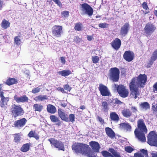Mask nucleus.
Here are the masks:
<instances>
[{
	"mask_svg": "<svg viewBox=\"0 0 157 157\" xmlns=\"http://www.w3.org/2000/svg\"><path fill=\"white\" fill-rule=\"evenodd\" d=\"M147 77L145 74H140L138 77L133 78L129 84L131 97L136 99L139 95L138 88L143 87L147 81Z\"/></svg>",
	"mask_w": 157,
	"mask_h": 157,
	"instance_id": "nucleus-1",
	"label": "nucleus"
},
{
	"mask_svg": "<svg viewBox=\"0 0 157 157\" xmlns=\"http://www.w3.org/2000/svg\"><path fill=\"white\" fill-rule=\"evenodd\" d=\"M147 131L143 121L142 120H139L138 121V128H136L134 131L135 135L139 140L142 142L145 141L144 134L147 133Z\"/></svg>",
	"mask_w": 157,
	"mask_h": 157,
	"instance_id": "nucleus-2",
	"label": "nucleus"
},
{
	"mask_svg": "<svg viewBox=\"0 0 157 157\" xmlns=\"http://www.w3.org/2000/svg\"><path fill=\"white\" fill-rule=\"evenodd\" d=\"M156 27L154 25L151 23L147 24L144 28V33L146 36H150L156 29Z\"/></svg>",
	"mask_w": 157,
	"mask_h": 157,
	"instance_id": "nucleus-3",
	"label": "nucleus"
},
{
	"mask_svg": "<svg viewBox=\"0 0 157 157\" xmlns=\"http://www.w3.org/2000/svg\"><path fill=\"white\" fill-rule=\"evenodd\" d=\"M147 143L150 145L157 147V135L155 131H151L147 137Z\"/></svg>",
	"mask_w": 157,
	"mask_h": 157,
	"instance_id": "nucleus-4",
	"label": "nucleus"
},
{
	"mask_svg": "<svg viewBox=\"0 0 157 157\" xmlns=\"http://www.w3.org/2000/svg\"><path fill=\"white\" fill-rule=\"evenodd\" d=\"M48 140L50 141L52 147L56 148L59 150L64 151V144L62 142L53 138L49 139Z\"/></svg>",
	"mask_w": 157,
	"mask_h": 157,
	"instance_id": "nucleus-5",
	"label": "nucleus"
},
{
	"mask_svg": "<svg viewBox=\"0 0 157 157\" xmlns=\"http://www.w3.org/2000/svg\"><path fill=\"white\" fill-rule=\"evenodd\" d=\"M80 9L83 13L86 14L90 16L93 13V10L92 8L88 4L84 3L80 4Z\"/></svg>",
	"mask_w": 157,
	"mask_h": 157,
	"instance_id": "nucleus-6",
	"label": "nucleus"
},
{
	"mask_svg": "<svg viewBox=\"0 0 157 157\" xmlns=\"http://www.w3.org/2000/svg\"><path fill=\"white\" fill-rule=\"evenodd\" d=\"M82 148L81 154L88 157H91L93 152L88 145L82 143Z\"/></svg>",
	"mask_w": 157,
	"mask_h": 157,
	"instance_id": "nucleus-7",
	"label": "nucleus"
},
{
	"mask_svg": "<svg viewBox=\"0 0 157 157\" xmlns=\"http://www.w3.org/2000/svg\"><path fill=\"white\" fill-rule=\"evenodd\" d=\"M53 36L55 37H60L63 34V27L60 25H55L52 29Z\"/></svg>",
	"mask_w": 157,
	"mask_h": 157,
	"instance_id": "nucleus-8",
	"label": "nucleus"
},
{
	"mask_svg": "<svg viewBox=\"0 0 157 157\" xmlns=\"http://www.w3.org/2000/svg\"><path fill=\"white\" fill-rule=\"evenodd\" d=\"M117 87V92L121 97L125 98L128 96V90L124 85H119Z\"/></svg>",
	"mask_w": 157,
	"mask_h": 157,
	"instance_id": "nucleus-9",
	"label": "nucleus"
},
{
	"mask_svg": "<svg viewBox=\"0 0 157 157\" xmlns=\"http://www.w3.org/2000/svg\"><path fill=\"white\" fill-rule=\"evenodd\" d=\"M119 69H110L109 76L110 78L113 82H117L119 78Z\"/></svg>",
	"mask_w": 157,
	"mask_h": 157,
	"instance_id": "nucleus-10",
	"label": "nucleus"
},
{
	"mask_svg": "<svg viewBox=\"0 0 157 157\" xmlns=\"http://www.w3.org/2000/svg\"><path fill=\"white\" fill-rule=\"evenodd\" d=\"M4 92L1 91L0 90V96L1 98V100L0 101V106L3 108L6 109V108L7 103L9 100V98L8 97H5L4 96Z\"/></svg>",
	"mask_w": 157,
	"mask_h": 157,
	"instance_id": "nucleus-11",
	"label": "nucleus"
},
{
	"mask_svg": "<svg viewBox=\"0 0 157 157\" xmlns=\"http://www.w3.org/2000/svg\"><path fill=\"white\" fill-rule=\"evenodd\" d=\"M11 110L13 115L15 117L23 114V109L20 105H13Z\"/></svg>",
	"mask_w": 157,
	"mask_h": 157,
	"instance_id": "nucleus-12",
	"label": "nucleus"
},
{
	"mask_svg": "<svg viewBox=\"0 0 157 157\" xmlns=\"http://www.w3.org/2000/svg\"><path fill=\"white\" fill-rule=\"evenodd\" d=\"M134 57V53L133 52L130 51H125L123 55L124 59L128 62L132 61Z\"/></svg>",
	"mask_w": 157,
	"mask_h": 157,
	"instance_id": "nucleus-13",
	"label": "nucleus"
},
{
	"mask_svg": "<svg viewBox=\"0 0 157 157\" xmlns=\"http://www.w3.org/2000/svg\"><path fill=\"white\" fill-rule=\"evenodd\" d=\"M99 89L101 94L103 96H109L111 94L107 88L102 84L100 85Z\"/></svg>",
	"mask_w": 157,
	"mask_h": 157,
	"instance_id": "nucleus-14",
	"label": "nucleus"
},
{
	"mask_svg": "<svg viewBox=\"0 0 157 157\" xmlns=\"http://www.w3.org/2000/svg\"><path fill=\"white\" fill-rule=\"evenodd\" d=\"M89 145L95 152H98L100 147L99 143L95 141H91L89 143Z\"/></svg>",
	"mask_w": 157,
	"mask_h": 157,
	"instance_id": "nucleus-15",
	"label": "nucleus"
},
{
	"mask_svg": "<svg viewBox=\"0 0 157 157\" xmlns=\"http://www.w3.org/2000/svg\"><path fill=\"white\" fill-rule=\"evenodd\" d=\"M27 121V120L25 118H23L15 121L14 125L15 127H17V128H20L25 125Z\"/></svg>",
	"mask_w": 157,
	"mask_h": 157,
	"instance_id": "nucleus-16",
	"label": "nucleus"
},
{
	"mask_svg": "<svg viewBox=\"0 0 157 157\" xmlns=\"http://www.w3.org/2000/svg\"><path fill=\"white\" fill-rule=\"evenodd\" d=\"M111 44L114 49L118 50L120 47L121 42L119 39L116 38L111 43Z\"/></svg>",
	"mask_w": 157,
	"mask_h": 157,
	"instance_id": "nucleus-17",
	"label": "nucleus"
},
{
	"mask_svg": "<svg viewBox=\"0 0 157 157\" xmlns=\"http://www.w3.org/2000/svg\"><path fill=\"white\" fill-rule=\"evenodd\" d=\"M14 99L17 103L24 102L27 101L28 100V98L25 95H24L20 97L15 95L14 96Z\"/></svg>",
	"mask_w": 157,
	"mask_h": 157,
	"instance_id": "nucleus-18",
	"label": "nucleus"
},
{
	"mask_svg": "<svg viewBox=\"0 0 157 157\" xmlns=\"http://www.w3.org/2000/svg\"><path fill=\"white\" fill-rule=\"evenodd\" d=\"M129 28V25L128 23H126L121 27L120 31V34L125 36L128 33Z\"/></svg>",
	"mask_w": 157,
	"mask_h": 157,
	"instance_id": "nucleus-19",
	"label": "nucleus"
},
{
	"mask_svg": "<svg viewBox=\"0 0 157 157\" xmlns=\"http://www.w3.org/2000/svg\"><path fill=\"white\" fill-rule=\"evenodd\" d=\"M58 113L59 117L62 120L67 122L69 121L67 114H66L63 110L61 109H58Z\"/></svg>",
	"mask_w": 157,
	"mask_h": 157,
	"instance_id": "nucleus-20",
	"label": "nucleus"
},
{
	"mask_svg": "<svg viewBox=\"0 0 157 157\" xmlns=\"http://www.w3.org/2000/svg\"><path fill=\"white\" fill-rule=\"evenodd\" d=\"M72 148L73 150L75 151L76 153H81L82 150V143H77L73 145Z\"/></svg>",
	"mask_w": 157,
	"mask_h": 157,
	"instance_id": "nucleus-21",
	"label": "nucleus"
},
{
	"mask_svg": "<svg viewBox=\"0 0 157 157\" xmlns=\"http://www.w3.org/2000/svg\"><path fill=\"white\" fill-rule=\"evenodd\" d=\"M147 151L144 149H141L140 151L134 154V157H144L147 155Z\"/></svg>",
	"mask_w": 157,
	"mask_h": 157,
	"instance_id": "nucleus-22",
	"label": "nucleus"
},
{
	"mask_svg": "<svg viewBox=\"0 0 157 157\" xmlns=\"http://www.w3.org/2000/svg\"><path fill=\"white\" fill-rule=\"evenodd\" d=\"M120 127L121 129L125 130L127 131L130 132L131 131V126L128 123H122L120 124Z\"/></svg>",
	"mask_w": 157,
	"mask_h": 157,
	"instance_id": "nucleus-23",
	"label": "nucleus"
},
{
	"mask_svg": "<svg viewBox=\"0 0 157 157\" xmlns=\"http://www.w3.org/2000/svg\"><path fill=\"white\" fill-rule=\"evenodd\" d=\"M105 131L106 134L109 137L113 138L115 137V133L110 128L106 127L105 128Z\"/></svg>",
	"mask_w": 157,
	"mask_h": 157,
	"instance_id": "nucleus-24",
	"label": "nucleus"
},
{
	"mask_svg": "<svg viewBox=\"0 0 157 157\" xmlns=\"http://www.w3.org/2000/svg\"><path fill=\"white\" fill-rule=\"evenodd\" d=\"M17 83L16 79L13 78H9L6 80V83L8 85L10 86Z\"/></svg>",
	"mask_w": 157,
	"mask_h": 157,
	"instance_id": "nucleus-25",
	"label": "nucleus"
},
{
	"mask_svg": "<svg viewBox=\"0 0 157 157\" xmlns=\"http://www.w3.org/2000/svg\"><path fill=\"white\" fill-rule=\"evenodd\" d=\"M48 99V96L46 95H40L35 97L34 100L36 101H43Z\"/></svg>",
	"mask_w": 157,
	"mask_h": 157,
	"instance_id": "nucleus-26",
	"label": "nucleus"
},
{
	"mask_svg": "<svg viewBox=\"0 0 157 157\" xmlns=\"http://www.w3.org/2000/svg\"><path fill=\"white\" fill-rule=\"evenodd\" d=\"M110 116L111 119L114 121H117L119 120L118 115L115 112L111 113Z\"/></svg>",
	"mask_w": 157,
	"mask_h": 157,
	"instance_id": "nucleus-27",
	"label": "nucleus"
},
{
	"mask_svg": "<svg viewBox=\"0 0 157 157\" xmlns=\"http://www.w3.org/2000/svg\"><path fill=\"white\" fill-rule=\"evenodd\" d=\"M10 22L5 19H3L1 23V26L2 28L6 29L10 26Z\"/></svg>",
	"mask_w": 157,
	"mask_h": 157,
	"instance_id": "nucleus-28",
	"label": "nucleus"
},
{
	"mask_svg": "<svg viewBox=\"0 0 157 157\" xmlns=\"http://www.w3.org/2000/svg\"><path fill=\"white\" fill-rule=\"evenodd\" d=\"M47 110L48 112L54 113L56 111L55 107L52 105L49 104L47 105Z\"/></svg>",
	"mask_w": 157,
	"mask_h": 157,
	"instance_id": "nucleus-29",
	"label": "nucleus"
},
{
	"mask_svg": "<svg viewBox=\"0 0 157 157\" xmlns=\"http://www.w3.org/2000/svg\"><path fill=\"white\" fill-rule=\"evenodd\" d=\"M28 136L30 137H34L36 140L39 139L38 135L36 133L35 131H31L28 134Z\"/></svg>",
	"mask_w": 157,
	"mask_h": 157,
	"instance_id": "nucleus-30",
	"label": "nucleus"
},
{
	"mask_svg": "<svg viewBox=\"0 0 157 157\" xmlns=\"http://www.w3.org/2000/svg\"><path fill=\"white\" fill-rule=\"evenodd\" d=\"M71 72L68 70H64L61 71H59V73L63 76H66L71 74Z\"/></svg>",
	"mask_w": 157,
	"mask_h": 157,
	"instance_id": "nucleus-31",
	"label": "nucleus"
},
{
	"mask_svg": "<svg viewBox=\"0 0 157 157\" xmlns=\"http://www.w3.org/2000/svg\"><path fill=\"white\" fill-rule=\"evenodd\" d=\"M101 109L105 112H107L109 110L108 103L106 101L103 102L101 104Z\"/></svg>",
	"mask_w": 157,
	"mask_h": 157,
	"instance_id": "nucleus-32",
	"label": "nucleus"
},
{
	"mask_svg": "<svg viewBox=\"0 0 157 157\" xmlns=\"http://www.w3.org/2000/svg\"><path fill=\"white\" fill-rule=\"evenodd\" d=\"M123 115L125 117H128L131 115V113L128 109H124L123 110L122 112Z\"/></svg>",
	"mask_w": 157,
	"mask_h": 157,
	"instance_id": "nucleus-33",
	"label": "nucleus"
},
{
	"mask_svg": "<svg viewBox=\"0 0 157 157\" xmlns=\"http://www.w3.org/2000/svg\"><path fill=\"white\" fill-rule=\"evenodd\" d=\"M14 40V43L17 45L20 44L21 43V36L20 35L15 36Z\"/></svg>",
	"mask_w": 157,
	"mask_h": 157,
	"instance_id": "nucleus-34",
	"label": "nucleus"
},
{
	"mask_svg": "<svg viewBox=\"0 0 157 157\" xmlns=\"http://www.w3.org/2000/svg\"><path fill=\"white\" fill-rule=\"evenodd\" d=\"M33 107L35 111L40 112L43 109V106L40 104H36L34 105Z\"/></svg>",
	"mask_w": 157,
	"mask_h": 157,
	"instance_id": "nucleus-35",
	"label": "nucleus"
},
{
	"mask_svg": "<svg viewBox=\"0 0 157 157\" xmlns=\"http://www.w3.org/2000/svg\"><path fill=\"white\" fill-rule=\"evenodd\" d=\"M140 107L142 109L146 110L149 108V105L147 102H144L141 104Z\"/></svg>",
	"mask_w": 157,
	"mask_h": 157,
	"instance_id": "nucleus-36",
	"label": "nucleus"
},
{
	"mask_svg": "<svg viewBox=\"0 0 157 157\" xmlns=\"http://www.w3.org/2000/svg\"><path fill=\"white\" fill-rule=\"evenodd\" d=\"M29 145L28 144H25L21 148V151L23 152H26L29 149Z\"/></svg>",
	"mask_w": 157,
	"mask_h": 157,
	"instance_id": "nucleus-37",
	"label": "nucleus"
},
{
	"mask_svg": "<svg viewBox=\"0 0 157 157\" xmlns=\"http://www.w3.org/2000/svg\"><path fill=\"white\" fill-rule=\"evenodd\" d=\"M101 154L104 157H113L111 153L107 151H102L101 152Z\"/></svg>",
	"mask_w": 157,
	"mask_h": 157,
	"instance_id": "nucleus-38",
	"label": "nucleus"
},
{
	"mask_svg": "<svg viewBox=\"0 0 157 157\" xmlns=\"http://www.w3.org/2000/svg\"><path fill=\"white\" fill-rule=\"evenodd\" d=\"M21 137L19 133L16 134L14 135V141L17 143H20L21 140Z\"/></svg>",
	"mask_w": 157,
	"mask_h": 157,
	"instance_id": "nucleus-39",
	"label": "nucleus"
},
{
	"mask_svg": "<svg viewBox=\"0 0 157 157\" xmlns=\"http://www.w3.org/2000/svg\"><path fill=\"white\" fill-rule=\"evenodd\" d=\"M50 119L52 122L55 123L59 121V119L57 117L54 115H51L50 116Z\"/></svg>",
	"mask_w": 157,
	"mask_h": 157,
	"instance_id": "nucleus-40",
	"label": "nucleus"
},
{
	"mask_svg": "<svg viewBox=\"0 0 157 157\" xmlns=\"http://www.w3.org/2000/svg\"><path fill=\"white\" fill-rule=\"evenodd\" d=\"M157 59V56L153 53L150 59V64L151 65L153 62Z\"/></svg>",
	"mask_w": 157,
	"mask_h": 157,
	"instance_id": "nucleus-41",
	"label": "nucleus"
},
{
	"mask_svg": "<svg viewBox=\"0 0 157 157\" xmlns=\"http://www.w3.org/2000/svg\"><path fill=\"white\" fill-rule=\"evenodd\" d=\"M82 27V24L80 23L76 24L75 27V30L77 31H80L81 30Z\"/></svg>",
	"mask_w": 157,
	"mask_h": 157,
	"instance_id": "nucleus-42",
	"label": "nucleus"
},
{
	"mask_svg": "<svg viewBox=\"0 0 157 157\" xmlns=\"http://www.w3.org/2000/svg\"><path fill=\"white\" fill-rule=\"evenodd\" d=\"M150 155H149L147 154V155L145 157H157V152H153L150 153Z\"/></svg>",
	"mask_w": 157,
	"mask_h": 157,
	"instance_id": "nucleus-43",
	"label": "nucleus"
},
{
	"mask_svg": "<svg viewBox=\"0 0 157 157\" xmlns=\"http://www.w3.org/2000/svg\"><path fill=\"white\" fill-rule=\"evenodd\" d=\"M125 150L128 152L131 153L134 150V149L130 146H127L125 147Z\"/></svg>",
	"mask_w": 157,
	"mask_h": 157,
	"instance_id": "nucleus-44",
	"label": "nucleus"
},
{
	"mask_svg": "<svg viewBox=\"0 0 157 157\" xmlns=\"http://www.w3.org/2000/svg\"><path fill=\"white\" fill-rule=\"evenodd\" d=\"M92 59L93 63H97L99 60L98 57L96 56H92Z\"/></svg>",
	"mask_w": 157,
	"mask_h": 157,
	"instance_id": "nucleus-45",
	"label": "nucleus"
},
{
	"mask_svg": "<svg viewBox=\"0 0 157 157\" xmlns=\"http://www.w3.org/2000/svg\"><path fill=\"white\" fill-rule=\"evenodd\" d=\"M69 121H70L72 122H73L75 121V117L74 114H70L69 115Z\"/></svg>",
	"mask_w": 157,
	"mask_h": 157,
	"instance_id": "nucleus-46",
	"label": "nucleus"
},
{
	"mask_svg": "<svg viewBox=\"0 0 157 157\" xmlns=\"http://www.w3.org/2000/svg\"><path fill=\"white\" fill-rule=\"evenodd\" d=\"M99 26L102 28H105L108 27V24L106 23H100L98 25Z\"/></svg>",
	"mask_w": 157,
	"mask_h": 157,
	"instance_id": "nucleus-47",
	"label": "nucleus"
},
{
	"mask_svg": "<svg viewBox=\"0 0 157 157\" xmlns=\"http://www.w3.org/2000/svg\"><path fill=\"white\" fill-rule=\"evenodd\" d=\"M40 90V88L38 86L36 88L33 89L32 91V92L33 94H35L39 92Z\"/></svg>",
	"mask_w": 157,
	"mask_h": 157,
	"instance_id": "nucleus-48",
	"label": "nucleus"
},
{
	"mask_svg": "<svg viewBox=\"0 0 157 157\" xmlns=\"http://www.w3.org/2000/svg\"><path fill=\"white\" fill-rule=\"evenodd\" d=\"M152 109L154 112H157V104L153 103L152 104Z\"/></svg>",
	"mask_w": 157,
	"mask_h": 157,
	"instance_id": "nucleus-49",
	"label": "nucleus"
},
{
	"mask_svg": "<svg viewBox=\"0 0 157 157\" xmlns=\"http://www.w3.org/2000/svg\"><path fill=\"white\" fill-rule=\"evenodd\" d=\"M62 17H67L69 15V12L67 11H65L61 13Z\"/></svg>",
	"mask_w": 157,
	"mask_h": 157,
	"instance_id": "nucleus-50",
	"label": "nucleus"
},
{
	"mask_svg": "<svg viewBox=\"0 0 157 157\" xmlns=\"http://www.w3.org/2000/svg\"><path fill=\"white\" fill-rule=\"evenodd\" d=\"M109 151L113 155V156H114L115 154L118 152H117L113 148H109Z\"/></svg>",
	"mask_w": 157,
	"mask_h": 157,
	"instance_id": "nucleus-51",
	"label": "nucleus"
},
{
	"mask_svg": "<svg viewBox=\"0 0 157 157\" xmlns=\"http://www.w3.org/2000/svg\"><path fill=\"white\" fill-rule=\"evenodd\" d=\"M142 6L144 9L146 10H147V9H148V6L147 3L145 2H144L142 4Z\"/></svg>",
	"mask_w": 157,
	"mask_h": 157,
	"instance_id": "nucleus-52",
	"label": "nucleus"
},
{
	"mask_svg": "<svg viewBox=\"0 0 157 157\" xmlns=\"http://www.w3.org/2000/svg\"><path fill=\"white\" fill-rule=\"evenodd\" d=\"M64 87L65 90L68 91H70L71 90V88L68 85H65L64 86Z\"/></svg>",
	"mask_w": 157,
	"mask_h": 157,
	"instance_id": "nucleus-53",
	"label": "nucleus"
},
{
	"mask_svg": "<svg viewBox=\"0 0 157 157\" xmlns=\"http://www.w3.org/2000/svg\"><path fill=\"white\" fill-rule=\"evenodd\" d=\"M56 4H57L58 5L60 6H61L62 4L60 1L59 0H52Z\"/></svg>",
	"mask_w": 157,
	"mask_h": 157,
	"instance_id": "nucleus-54",
	"label": "nucleus"
},
{
	"mask_svg": "<svg viewBox=\"0 0 157 157\" xmlns=\"http://www.w3.org/2000/svg\"><path fill=\"white\" fill-rule=\"evenodd\" d=\"M115 103L116 104L121 105V104H123V103L120 100H118L117 99H116L115 100Z\"/></svg>",
	"mask_w": 157,
	"mask_h": 157,
	"instance_id": "nucleus-55",
	"label": "nucleus"
},
{
	"mask_svg": "<svg viewBox=\"0 0 157 157\" xmlns=\"http://www.w3.org/2000/svg\"><path fill=\"white\" fill-rule=\"evenodd\" d=\"M154 91L155 93H157V82L153 86Z\"/></svg>",
	"mask_w": 157,
	"mask_h": 157,
	"instance_id": "nucleus-56",
	"label": "nucleus"
},
{
	"mask_svg": "<svg viewBox=\"0 0 157 157\" xmlns=\"http://www.w3.org/2000/svg\"><path fill=\"white\" fill-rule=\"evenodd\" d=\"M97 118L101 123L103 124L104 123V120L101 117H98Z\"/></svg>",
	"mask_w": 157,
	"mask_h": 157,
	"instance_id": "nucleus-57",
	"label": "nucleus"
},
{
	"mask_svg": "<svg viewBox=\"0 0 157 157\" xmlns=\"http://www.w3.org/2000/svg\"><path fill=\"white\" fill-rule=\"evenodd\" d=\"M57 90L59 91H60L63 93H65L64 89L61 87H58L57 88Z\"/></svg>",
	"mask_w": 157,
	"mask_h": 157,
	"instance_id": "nucleus-58",
	"label": "nucleus"
},
{
	"mask_svg": "<svg viewBox=\"0 0 157 157\" xmlns=\"http://www.w3.org/2000/svg\"><path fill=\"white\" fill-rule=\"evenodd\" d=\"M60 60L61 61V62L63 63H65L66 61L65 59V58L63 57H61L60 58Z\"/></svg>",
	"mask_w": 157,
	"mask_h": 157,
	"instance_id": "nucleus-59",
	"label": "nucleus"
},
{
	"mask_svg": "<svg viewBox=\"0 0 157 157\" xmlns=\"http://www.w3.org/2000/svg\"><path fill=\"white\" fill-rule=\"evenodd\" d=\"M87 39L89 41H91L93 39V37L91 36H87Z\"/></svg>",
	"mask_w": 157,
	"mask_h": 157,
	"instance_id": "nucleus-60",
	"label": "nucleus"
},
{
	"mask_svg": "<svg viewBox=\"0 0 157 157\" xmlns=\"http://www.w3.org/2000/svg\"><path fill=\"white\" fill-rule=\"evenodd\" d=\"M3 5V2L2 0H0V10H1L2 6Z\"/></svg>",
	"mask_w": 157,
	"mask_h": 157,
	"instance_id": "nucleus-61",
	"label": "nucleus"
},
{
	"mask_svg": "<svg viewBox=\"0 0 157 157\" xmlns=\"http://www.w3.org/2000/svg\"><path fill=\"white\" fill-rule=\"evenodd\" d=\"M132 110L133 112H136L137 111V110L136 109V107H132Z\"/></svg>",
	"mask_w": 157,
	"mask_h": 157,
	"instance_id": "nucleus-62",
	"label": "nucleus"
},
{
	"mask_svg": "<svg viewBox=\"0 0 157 157\" xmlns=\"http://www.w3.org/2000/svg\"><path fill=\"white\" fill-rule=\"evenodd\" d=\"M113 157H121L119 153L118 152L117 153L115 154L114 156H113Z\"/></svg>",
	"mask_w": 157,
	"mask_h": 157,
	"instance_id": "nucleus-63",
	"label": "nucleus"
},
{
	"mask_svg": "<svg viewBox=\"0 0 157 157\" xmlns=\"http://www.w3.org/2000/svg\"><path fill=\"white\" fill-rule=\"evenodd\" d=\"M85 107L84 105H81L80 107V109L82 110L85 109Z\"/></svg>",
	"mask_w": 157,
	"mask_h": 157,
	"instance_id": "nucleus-64",
	"label": "nucleus"
}]
</instances>
